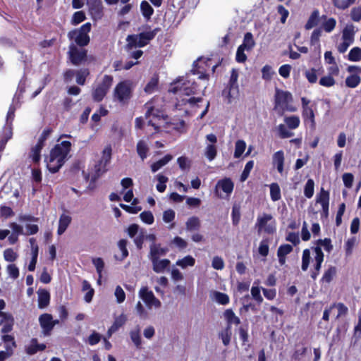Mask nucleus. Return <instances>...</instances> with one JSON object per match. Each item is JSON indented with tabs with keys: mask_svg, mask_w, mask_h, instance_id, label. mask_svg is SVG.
<instances>
[{
	"mask_svg": "<svg viewBox=\"0 0 361 361\" xmlns=\"http://www.w3.org/2000/svg\"><path fill=\"white\" fill-rule=\"evenodd\" d=\"M177 163L180 167V169L183 171L189 169L190 168V161L188 157L185 156H181L178 158Z\"/></svg>",
	"mask_w": 361,
	"mask_h": 361,
	"instance_id": "obj_63",
	"label": "nucleus"
},
{
	"mask_svg": "<svg viewBox=\"0 0 361 361\" xmlns=\"http://www.w3.org/2000/svg\"><path fill=\"white\" fill-rule=\"evenodd\" d=\"M238 72L233 68L231 72V76L227 86L222 91V95L228 99V103L231 102V99L238 95L239 88L238 85Z\"/></svg>",
	"mask_w": 361,
	"mask_h": 361,
	"instance_id": "obj_7",
	"label": "nucleus"
},
{
	"mask_svg": "<svg viewBox=\"0 0 361 361\" xmlns=\"http://www.w3.org/2000/svg\"><path fill=\"white\" fill-rule=\"evenodd\" d=\"M361 82V78L359 75L351 74L345 79V85L348 87L355 88L359 85Z\"/></svg>",
	"mask_w": 361,
	"mask_h": 361,
	"instance_id": "obj_42",
	"label": "nucleus"
},
{
	"mask_svg": "<svg viewBox=\"0 0 361 361\" xmlns=\"http://www.w3.org/2000/svg\"><path fill=\"white\" fill-rule=\"evenodd\" d=\"M151 261L153 264V270L156 273L163 272L170 264V260L168 259H159L156 257L151 258Z\"/></svg>",
	"mask_w": 361,
	"mask_h": 361,
	"instance_id": "obj_21",
	"label": "nucleus"
},
{
	"mask_svg": "<svg viewBox=\"0 0 361 361\" xmlns=\"http://www.w3.org/2000/svg\"><path fill=\"white\" fill-rule=\"evenodd\" d=\"M146 106H147V110L145 113V118L148 120L147 125L154 128V132L152 134L159 133L160 131L161 122H166L168 116L164 110L155 108L149 103H147Z\"/></svg>",
	"mask_w": 361,
	"mask_h": 361,
	"instance_id": "obj_3",
	"label": "nucleus"
},
{
	"mask_svg": "<svg viewBox=\"0 0 361 361\" xmlns=\"http://www.w3.org/2000/svg\"><path fill=\"white\" fill-rule=\"evenodd\" d=\"M329 199L330 194L328 190L321 188L319 192L316 196V203L320 204L322 211L320 212V219L324 222L327 221L329 215Z\"/></svg>",
	"mask_w": 361,
	"mask_h": 361,
	"instance_id": "obj_10",
	"label": "nucleus"
},
{
	"mask_svg": "<svg viewBox=\"0 0 361 361\" xmlns=\"http://www.w3.org/2000/svg\"><path fill=\"white\" fill-rule=\"evenodd\" d=\"M302 117L305 123H310V128H314L316 126L315 116L312 106H309L310 101L306 97L301 98Z\"/></svg>",
	"mask_w": 361,
	"mask_h": 361,
	"instance_id": "obj_11",
	"label": "nucleus"
},
{
	"mask_svg": "<svg viewBox=\"0 0 361 361\" xmlns=\"http://www.w3.org/2000/svg\"><path fill=\"white\" fill-rule=\"evenodd\" d=\"M331 308H332V310L334 308H337L338 314L336 317V319H338L342 316L346 315L348 312V307L342 302H334L332 305H331Z\"/></svg>",
	"mask_w": 361,
	"mask_h": 361,
	"instance_id": "obj_47",
	"label": "nucleus"
},
{
	"mask_svg": "<svg viewBox=\"0 0 361 361\" xmlns=\"http://www.w3.org/2000/svg\"><path fill=\"white\" fill-rule=\"evenodd\" d=\"M39 323L45 336H49L53 330L51 324V314L49 313L42 314L39 317Z\"/></svg>",
	"mask_w": 361,
	"mask_h": 361,
	"instance_id": "obj_15",
	"label": "nucleus"
},
{
	"mask_svg": "<svg viewBox=\"0 0 361 361\" xmlns=\"http://www.w3.org/2000/svg\"><path fill=\"white\" fill-rule=\"evenodd\" d=\"M245 50L246 49L243 48L242 46H239L237 49L235 60L238 63H245L247 61V56L245 54Z\"/></svg>",
	"mask_w": 361,
	"mask_h": 361,
	"instance_id": "obj_64",
	"label": "nucleus"
},
{
	"mask_svg": "<svg viewBox=\"0 0 361 361\" xmlns=\"http://www.w3.org/2000/svg\"><path fill=\"white\" fill-rule=\"evenodd\" d=\"M239 337L243 345H245L249 341L248 324L240 326L238 329Z\"/></svg>",
	"mask_w": 361,
	"mask_h": 361,
	"instance_id": "obj_44",
	"label": "nucleus"
},
{
	"mask_svg": "<svg viewBox=\"0 0 361 361\" xmlns=\"http://www.w3.org/2000/svg\"><path fill=\"white\" fill-rule=\"evenodd\" d=\"M111 159V148L107 147L103 150L102 159L94 165V174L92 176L90 182L88 185V189L92 190L95 188L96 180L107 171V165L109 164Z\"/></svg>",
	"mask_w": 361,
	"mask_h": 361,
	"instance_id": "obj_4",
	"label": "nucleus"
},
{
	"mask_svg": "<svg viewBox=\"0 0 361 361\" xmlns=\"http://www.w3.org/2000/svg\"><path fill=\"white\" fill-rule=\"evenodd\" d=\"M114 81V78L110 75H104L102 80L92 89V97L95 102H102L107 94Z\"/></svg>",
	"mask_w": 361,
	"mask_h": 361,
	"instance_id": "obj_6",
	"label": "nucleus"
},
{
	"mask_svg": "<svg viewBox=\"0 0 361 361\" xmlns=\"http://www.w3.org/2000/svg\"><path fill=\"white\" fill-rule=\"evenodd\" d=\"M314 192V181L313 179L310 178L307 180L304 187V195L310 199L313 197Z\"/></svg>",
	"mask_w": 361,
	"mask_h": 361,
	"instance_id": "obj_43",
	"label": "nucleus"
},
{
	"mask_svg": "<svg viewBox=\"0 0 361 361\" xmlns=\"http://www.w3.org/2000/svg\"><path fill=\"white\" fill-rule=\"evenodd\" d=\"M148 152L147 144L144 140H140L137 144V152L142 161L147 158Z\"/></svg>",
	"mask_w": 361,
	"mask_h": 361,
	"instance_id": "obj_37",
	"label": "nucleus"
},
{
	"mask_svg": "<svg viewBox=\"0 0 361 361\" xmlns=\"http://www.w3.org/2000/svg\"><path fill=\"white\" fill-rule=\"evenodd\" d=\"M214 297L216 302L221 305H226L229 303L230 299L226 293L216 291Z\"/></svg>",
	"mask_w": 361,
	"mask_h": 361,
	"instance_id": "obj_56",
	"label": "nucleus"
},
{
	"mask_svg": "<svg viewBox=\"0 0 361 361\" xmlns=\"http://www.w3.org/2000/svg\"><path fill=\"white\" fill-rule=\"evenodd\" d=\"M293 247L289 244L281 245L277 250V257L279 258V262L282 266L285 264L286 261V256L292 252Z\"/></svg>",
	"mask_w": 361,
	"mask_h": 361,
	"instance_id": "obj_19",
	"label": "nucleus"
},
{
	"mask_svg": "<svg viewBox=\"0 0 361 361\" xmlns=\"http://www.w3.org/2000/svg\"><path fill=\"white\" fill-rule=\"evenodd\" d=\"M355 30L353 25H347L342 32V39L353 44L354 42Z\"/></svg>",
	"mask_w": 361,
	"mask_h": 361,
	"instance_id": "obj_24",
	"label": "nucleus"
},
{
	"mask_svg": "<svg viewBox=\"0 0 361 361\" xmlns=\"http://www.w3.org/2000/svg\"><path fill=\"white\" fill-rule=\"evenodd\" d=\"M139 295L147 307H161V303L159 300L154 296L153 292L149 290L147 287H142L139 291Z\"/></svg>",
	"mask_w": 361,
	"mask_h": 361,
	"instance_id": "obj_12",
	"label": "nucleus"
},
{
	"mask_svg": "<svg viewBox=\"0 0 361 361\" xmlns=\"http://www.w3.org/2000/svg\"><path fill=\"white\" fill-rule=\"evenodd\" d=\"M135 84L131 80L118 82L114 87L113 96L115 101L121 104H128L133 96Z\"/></svg>",
	"mask_w": 361,
	"mask_h": 361,
	"instance_id": "obj_2",
	"label": "nucleus"
},
{
	"mask_svg": "<svg viewBox=\"0 0 361 361\" xmlns=\"http://www.w3.org/2000/svg\"><path fill=\"white\" fill-rule=\"evenodd\" d=\"M240 46H242L243 48L246 49L247 51H250L254 48L255 46V42L251 32H248L245 34L243 44Z\"/></svg>",
	"mask_w": 361,
	"mask_h": 361,
	"instance_id": "obj_35",
	"label": "nucleus"
},
{
	"mask_svg": "<svg viewBox=\"0 0 361 361\" xmlns=\"http://www.w3.org/2000/svg\"><path fill=\"white\" fill-rule=\"evenodd\" d=\"M231 335L232 332L230 328H225L224 330L219 332V337L222 340V343L225 346H228L230 344Z\"/></svg>",
	"mask_w": 361,
	"mask_h": 361,
	"instance_id": "obj_49",
	"label": "nucleus"
},
{
	"mask_svg": "<svg viewBox=\"0 0 361 361\" xmlns=\"http://www.w3.org/2000/svg\"><path fill=\"white\" fill-rule=\"evenodd\" d=\"M161 30L159 27H156L148 32H142L138 34L139 41L138 47H143L147 45L152 40L157 34Z\"/></svg>",
	"mask_w": 361,
	"mask_h": 361,
	"instance_id": "obj_17",
	"label": "nucleus"
},
{
	"mask_svg": "<svg viewBox=\"0 0 361 361\" xmlns=\"http://www.w3.org/2000/svg\"><path fill=\"white\" fill-rule=\"evenodd\" d=\"M336 268L334 266L329 267L324 273L321 282L325 283H330L336 275Z\"/></svg>",
	"mask_w": 361,
	"mask_h": 361,
	"instance_id": "obj_31",
	"label": "nucleus"
},
{
	"mask_svg": "<svg viewBox=\"0 0 361 361\" xmlns=\"http://www.w3.org/2000/svg\"><path fill=\"white\" fill-rule=\"evenodd\" d=\"M89 11L94 18L100 19L103 16V6L101 0H86Z\"/></svg>",
	"mask_w": 361,
	"mask_h": 361,
	"instance_id": "obj_14",
	"label": "nucleus"
},
{
	"mask_svg": "<svg viewBox=\"0 0 361 361\" xmlns=\"http://www.w3.org/2000/svg\"><path fill=\"white\" fill-rule=\"evenodd\" d=\"M68 37L71 41H74L75 45L80 47H84L89 44L90 42V37L89 35H86L76 31V29L72 30L68 32Z\"/></svg>",
	"mask_w": 361,
	"mask_h": 361,
	"instance_id": "obj_13",
	"label": "nucleus"
},
{
	"mask_svg": "<svg viewBox=\"0 0 361 361\" xmlns=\"http://www.w3.org/2000/svg\"><path fill=\"white\" fill-rule=\"evenodd\" d=\"M190 81H188L186 82H183L181 84V85L179 87V85H176L175 83V86L171 88V92L173 93H178V92H181L183 94L185 95H190V94H195L194 90H192L190 87Z\"/></svg>",
	"mask_w": 361,
	"mask_h": 361,
	"instance_id": "obj_23",
	"label": "nucleus"
},
{
	"mask_svg": "<svg viewBox=\"0 0 361 361\" xmlns=\"http://www.w3.org/2000/svg\"><path fill=\"white\" fill-rule=\"evenodd\" d=\"M90 75L88 68H81L75 71L76 82L80 85H84L87 77Z\"/></svg>",
	"mask_w": 361,
	"mask_h": 361,
	"instance_id": "obj_38",
	"label": "nucleus"
},
{
	"mask_svg": "<svg viewBox=\"0 0 361 361\" xmlns=\"http://www.w3.org/2000/svg\"><path fill=\"white\" fill-rule=\"evenodd\" d=\"M332 308H331V305L328 307H326L324 312L322 320L318 323V328L320 329L328 330L329 329V315Z\"/></svg>",
	"mask_w": 361,
	"mask_h": 361,
	"instance_id": "obj_33",
	"label": "nucleus"
},
{
	"mask_svg": "<svg viewBox=\"0 0 361 361\" xmlns=\"http://www.w3.org/2000/svg\"><path fill=\"white\" fill-rule=\"evenodd\" d=\"M86 19L85 13L82 11H76L73 13L71 24L73 25H78L79 23L83 22Z\"/></svg>",
	"mask_w": 361,
	"mask_h": 361,
	"instance_id": "obj_55",
	"label": "nucleus"
},
{
	"mask_svg": "<svg viewBox=\"0 0 361 361\" xmlns=\"http://www.w3.org/2000/svg\"><path fill=\"white\" fill-rule=\"evenodd\" d=\"M293 101V95L290 92L276 89L274 110L280 116H283L286 111L294 112L296 108L291 104Z\"/></svg>",
	"mask_w": 361,
	"mask_h": 361,
	"instance_id": "obj_1",
	"label": "nucleus"
},
{
	"mask_svg": "<svg viewBox=\"0 0 361 361\" xmlns=\"http://www.w3.org/2000/svg\"><path fill=\"white\" fill-rule=\"evenodd\" d=\"M68 51V59L74 66H80L85 63L87 59V50L81 47L79 49L74 44L69 45Z\"/></svg>",
	"mask_w": 361,
	"mask_h": 361,
	"instance_id": "obj_9",
	"label": "nucleus"
},
{
	"mask_svg": "<svg viewBox=\"0 0 361 361\" xmlns=\"http://www.w3.org/2000/svg\"><path fill=\"white\" fill-rule=\"evenodd\" d=\"M167 252V248L160 247L159 245H153L150 247L151 258H159V255H164Z\"/></svg>",
	"mask_w": 361,
	"mask_h": 361,
	"instance_id": "obj_52",
	"label": "nucleus"
},
{
	"mask_svg": "<svg viewBox=\"0 0 361 361\" xmlns=\"http://www.w3.org/2000/svg\"><path fill=\"white\" fill-rule=\"evenodd\" d=\"M200 68H201V66L198 64L197 61H195L193 63L192 69L191 70V72L194 75L198 74L200 79L208 80H209V74L201 71Z\"/></svg>",
	"mask_w": 361,
	"mask_h": 361,
	"instance_id": "obj_50",
	"label": "nucleus"
},
{
	"mask_svg": "<svg viewBox=\"0 0 361 361\" xmlns=\"http://www.w3.org/2000/svg\"><path fill=\"white\" fill-rule=\"evenodd\" d=\"M284 121L287 126L292 130L298 128L300 123V118L295 115L285 117Z\"/></svg>",
	"mask_w": 361,
	"mask_h": 361,
	"instance_id": "obj_45",
	"label": "nucleus"
},
{
	"mask_svg": "<svg viewBox=\"0 0 361 361\" xmlns=\"http://www.w3.org/2000/svg\"><path fill=\"white\" fill-rule=\"evenodd\" d=\"M71 222V217L68 215L62 214L59 221V226L57 230L58 235H62L67 228L68 227L69 224Z\"/></svg>",
	"mask_w": 361,
	"mask_h": 361,
	"instance_id": "obj_25",
	"label": "nucleus"
},
{
	"mask_svg": "<svg viewBox=\"0 0 361 361\" xmlns=\"http://www.w3.org/2000/svg\"><path fill=\"white\" fill-rule=\"evenodd\" d=\"M217 154L216 147L214 145H208L206 147L205 155L209 161L215 159Z\"/></svg>",
	"mask_w": 361,
	"mask_h": 361,
	"instance_id": "obj_62",
	"label": "nucleus"
},
{
	"mask_svg": "<svg viewBox=\"0 0 361 361\" xmlns=\"http://www.w3.org/2000/svg\"><path fill=\"white\" fill-rule=\"evenodd\" d=\"M217 186H219L224 192L231 194L233 190L234 184L231 178H225L218 182Z\"/></svg>",
	"mask_w": 361,
	"mask_h": 361,
	"instance_id": "obj_29",
	"label": "nucleus"
},
{
	"mask_svg": "<svg viewBox=\"0 0 361 361\" xmlns=\"http://www.w3.org/2000/svg\"><path fill=\"white\" fill-rule=\"evenodd\" d=\"M270 188V197L273 202H276L281 200V189L277 183H273L269 185Z\"/></svg>",
	"mask_w": 361,
	"mask_h": 361,
	"instance_id": "obj_36",
	"label": "nucleus"
},
{
	"mask_svg": "<svg viewBox=\"0 0 361 361\" xmlns=\"http://www.w3.org/2000/svg\"><path fill=\"white\" fill-rule=\"evenodd\" d=\"M284 160V152L283 150H279L273 154L272 163L276 166L277 171L281 174L283 172Z\"/></svg>",
	"mask_w": 361,
	"mask_h": 361,
	"instance_id": "obj_22",
	"label": "nucleus"
},
{
	"mask_svg": "<svg viewBox=\"0 0 361 361\" xmlns=\"http://www.w3.org/2000/svg\"><path fill=\"white\" fill-rule=\"evenodd\" d=\"M255 226L259 231L263 230L267 234H274L276 231V221L271 214L264 213L259 216Z\"/></svg>",
	"mask_w": 361,
	"mask_h": 361,
	"instance_id": "obj_8",
	"label": "nucleus"
},
{
	"mask_svg": "<svg viewBox=\"0 0 361 361\" xmlns=\"http://www.w3.org/2000/svg\"><path fill=\"white\" fill-rule=\"evenodd\" d=\"M173 159V156L171 154H166L161 159L158 160L156 162H154L151 165V170L152 172H156L161 167L167 164L171 159Z\"/></svg>",
	"mask_w": 361,
	"mask_h": 361,
	"instance_id": "obj_32",
	"label": "nucleus"
},
{
	"mask_svg": "<svg viewBox=\"0 0 361 361\" xmlns=\"http://www.w3.org/2000/svg\"><path fill=\"white\" fill-rule=\"evenodd\" d=\"M46 348V345L44 343L39 344L37 338L31 340L30 345L27 348L26 352L29 355H34L39 351H42Z\"/></svg>",
	"mask_w": 361,
	"mask_h": 361,
	"instance_id": "obj_28",
	"label": "nucleus"
},
{
	"mask_svg": "<svg viewBox=\"0 0 361 361\" xmlns=\"http://www.w3.org/2000/svg\"><path fill=\"white\" fill-rule=\"evenodd\" d=\"M0 317L2 319L0 322V324L2 325L1 332L2 334H8L13 330L14 325V319L10 314L0 312Z\"/></svg>",
	"mask_w": 361,
	"mask_h": 361,
	"instance_id": "obj_16",
	"label": "nucleus"
},
{
	"mask_svg": "<svg viewBox=\"0 0 361 361\" xmlns=\"http://www.w3.org/2000/svg\"><path fill=\"white\" fill-rule=\"evenodd\" d=\"M240 216V205L235 203L233 205L231 212L232 224L233 226H238L239 224Z\"/></svg>",
	"mask_w": 361,
	"mask_h": 361,
	"instance_id": "obj_40",
	"label": "nucleus"
},
{
	"mask_svg": "<svg viewBox=\"0 0 361 361\" xmlns=\"http://www.w3.org/2000/svg\"><path fill=\"white\" fill-rule=\"evenodd\" d=\"M348 59L350 61H359L361 60V48L355 47L352 48L348 55Z\"/></svg>",
	"mask_w": 361,
	"mask_h": 361,
	"instance_id": "obj_51",
	"label": "nucleus"
},
{
	"mask_svg": "<svg viewBox=\"0 0 361 361\" xmlns=\"http://www.w3.org/2000/svg\"><path fill=\"white\" fill-rule=\"evenodd\" d=\"M246 148V143L243 140H238L235 145L234 157L240 158Z\"/></svg>",
	"mask_w": 361,
	"mask_h": 361,
	"instance_id": "obj_46",
	"label": "nucleus"
},
{
	"mask_svg": "<svg viewBox=\"0 0 361 361\" xmlns=\"http://www.w3.org/2000/svg\"><path fill=\"white\" fill-rule=\"evenodd\" d=\"M195 264V259L190 255L185 256L181 259H178L176 262V264L180 266L183 269L187 267H192Z\"/></svg>",
	"mask_w": 361,
	"mask_h": 361,
	"instance_id": "obj_48",
	"label": "nucleus"
},
{
	"mask_svg": "<svg viewBox=\"0 0 361 361\" xmlns=\"http://www.w3.org/2000/svg\"><path fill=\"white\" fill-rule=\"evenodd\" d=\"M224 317L226 322L227 326L226 328H230L233 324L238 325L240 324V319L237 317L232 309H227L224 312Z\"/></svg>",
	"mask_w": 361,
	"mask_h": 361,
	"instance_id": "obj_20",
	"label": "nucleus"
},
{
	"mask_svg": "<svg viewBox=\"0 0 361 361\" xmlns=\"http://www.w3.org/2000/svg\"><path fill=\"white\" fill-rule=\"evenodd\" d=\"M128 241L126 239H121L118 242V247L121 251V257L115 256V258L119 261L124 260L128 256V250L127 249Z\"/></svg>",
	"mask_w": 361,
	"mask_h": 361,
	"instance_id": "obj_39",
	"label": "nucleus"
},
{
	"mask_svg": "<svg viewBox=\"0 0 361 361\" xmlns=\"http://www.w3.org/2000/svg\"><path fill=\"white\" fill-rule=\"evenodd\" d=\"M321 17L319 16V11L318 9L314 10L309 19L307 20L306 24L305 25V28L306 30H310L314 26L317 25Z\"/></svg>",
	"mask_w": 361,
	"mask_h": 361,
	"instance_id": "obj_26",
	"label": "nucleus"
},
{
	"mask_svg": "<svg viewBox=\"0 0 361 361\" xmlns=\"http://www.w3.org/2000/svg\"><path fill=\"white\" fill-rule=\"evenodd\" d=\"M188 231H198L201 227L200 220L197 216L190 217L185 223Z\"/></svg>",
	"mask_w": 361,
	"mask_h": 361,
	"instance_id": "obj_30",
	"label": "nucleus"
},
{
	"mask_svg": "<svg viewBox=\"0 0 361 361\" xmlns=\"http://www.w3.org/2000/svg\"><path fill=\"white\" fill-rule=\"evenodd\" d=\"M159 78L157 75L153 76L145 85L144 90L147 94H152L158 87Z\"/></svg>",
	"mask_w": 361,
	"mask_h": 361,
	"instance_id": "obj_41",
	"label": "nucleus"
},
{
	"mask_svg": "<svg viewBox=\"0 0 361 361\" xmlns=\"http://www.w3.org/2000/svg\"><path fill=\"white\" fill-rule=\"evenodd\" d=\"M321 19L324 20L322 25V27L324 29L325 32H331L334 30L336 25V20L335 18H327V16L326 15H322L321 16Z\"/></svg>",
	"mask_w": 361,
	"mask_h": 361,
	"instance_id": "obj_27",
	"label": "nucleus"
},
{
	"mask_svg": "<svg viewBox=\"0 0 361 361\" xmlns=\"http://www.w3.org/2000/svg\"><path fill=\"white\" fill-rule=\"evenodd\" d=\"M305 76L310 83H315L317 81V70L312 68L305 72Z\"/></svg>",
	"mask_w": 361,
	"mask_h": 361,
	"instance_id": "obj_60",
	"label": "nucleus"
},
{
	"mask_svg": "<svg viewBox=\"0 0 361 361\" xmlns=\"http://www.w3.org/2000/svg\"><path fill=\"white\" fill-rule=\"evenodd\" d=\"M41 149L35 146L31 148L29 157L32 159L34 164H39L41 159Z\"/></svg>",
	"mask_w": 361,
	"mask_h": 361,
	"instance_id": "obj_61",
	"label": "nucleus"
},
{
	"mask_svg": "<svg viewBox=\"0 0 361 361\" xmlns=\"http://www.w3.org/2000/svg\"><path fill=\"white\" fill-rule=\"evenodd\" d=\"M37 293L38 295V307L44 309L48 307L51 299L49 292L45 288H39Z\"/></svg>",
	"mask_w": 361,
	"mask_h": 361,
	"instance_id": "obj_18",
	"label": "nucleus"
},
{
	"mask_svg": "<svg viewBox=\"0 0 361 361\" xmlns=\"http://www.w3.org/2000/svg\"><path fill=\"white\" fill-rule=\"evenodd\" d=\"M140 218L142 222L147 224H152L154 221V218L150 211H144L140 214Z\"/></svg>",
	"mask_w": 361,
	"mask_h": 361,
	"instance_id": "obj_58",
	"label": "nucleus"
},
{
	"mask_svg": "<svg viewBox=\"0 0 361 361\" xmlns=\"http://www.w3.org/2000/svg\"><path fill=\"white\" fill-rule=\"evenodd\" d=\"M140 11L143 17L147 20H149L154 13V8L147 1L141 2Z\"/></svg>",
	"mask_w": 361,
	"mask_h": 361,
	"instance_id": "obj_34",
	"label": "nucleus"
},
{
	"mask_svg": "<svg viewBox=\"0 0 361 361\" xmlns=\"http://www.w3.org/2000/svg\"><path fill=\"white\" fill-rule=\"evenodd\" d=\"M254 166V161L250 160L247 161L245 166L244 170L243 171L240 175V181L244 182L248 178L250 171L253 169Z\"/></svg>",
	"mask_w": 361,
	"mask_h": 361,
	"instance_id": "obj_54",
	"label": "nucleus"
},
{
	"mask_svg": "<svg viewBox=\"0 0 361 361\" xmlns=\"http://www.w3.org/2000/svg\"><path fill=\"white\" fill-rule=\"evenodd\" d=\"M310 261V251L309 249H305L302 256L301 269L305 271L307 270Z\"/></svg>",
	"mask_w": 361,
	"mask_h": 361,
	"instance_id": "obj_53",
	"label": "nucleus"
},
{
	"mask_svg": "<svg viewBox=\"0 0 361 361\" xmlns=\"http://www.w3.org/2000/svg\"><path fill=\"white\" fill-rule=\"evenodd\" d=\"M157 180L159 181V183L157 185V190L159 192H164L166 190V183L169 180V178L162 174H158Z\"/></svg>",
	"mask_w": 361,
	"mask_h": 361,
	"instance_id": "obj_57",
	"label": "nucleus"
},
{
	"mask_svg": "<svg viewBox=\"0 0 361 361\" xmlns=\"http://www.w3.org/2000/svg\"><path fill=\"white\" fill-rule=\"evenodd\" d=\"M71 149V143L70 141L64 140L59 144H56L50 151L51 160L57 159L59 164L54 169L59 170L65 164L67 156Z\"/></svg>",
	"mask_w": 361,
	"mask_h": 361,
	"instance_id": "obj_5",
	"label": "nucleus"
},
{
	"mask_svg": "<svg viewBox=\"0 0 361 361\" xmlns=\"http://www.w3.org/2000/svg\"><path fill=\"white\" fill-rule=\"evenodd\" d=\"M18 254L12 248H7L4 252V257L6 261L13 262L18 258Z\"/></svg>",
	"mask_w": 361,
	"mask_h": 361,
	"instance_id": "obj_59",
	"label": "nucleus"
}]
</instances>
